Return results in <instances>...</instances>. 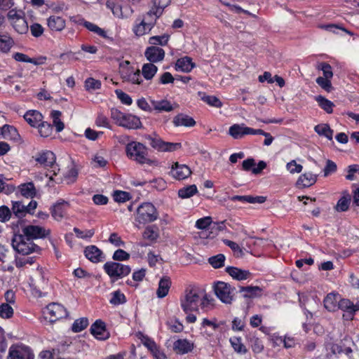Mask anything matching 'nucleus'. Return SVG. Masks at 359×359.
I'll return each instance as SVG.
<instances>
[{
    "label": "nucleus",
    "instance_id": "1",
    "mask_svg": "<svg viewBox=\"0 0 359 359\" xmlns=\"http://www.w3.org/2000/svg\"><path fill=\"white\" fill-rule=\"evenodd\" d=\"M127 156L140 164L154 165L156 161L148 157V149L142 143L131 142L126 147Z\"/></svg>",
    "mask_w": 359,
    "mask_h": 359
},
{
    "label": "nucleus",
    "instance_id": "2",
    "mask_svg": "<svg viewBox=\"0 0 359 359\" xmlns=\"http://www.w3.org/2000/svg\"><path fill=\"white\" fill-rule=\"evenodd\" d=\"M111 118L118 126L129 130H137L142 128V124L138 116L131 114H125L118 109H111Z\"/></svg>",
    "mask_w": 359,
    "mask_h": 359
},
{
    "label": "nucleus",
    "instance_id": "3",
    "mask_svg": "<svg viewBox=\"0 0 359 359\" xmlns=\"http://www.w3.org/2000/svg\"><path fill=\"white\" fill-rule=\"evenodd\" d=\"M201 302V292L194 287L187 288L180 299L181 307L185 313L198 311Z\"/></svg>",
    "mask_w": 359,
    "mask_h": 359
},
{
    "label": "nucleus",
    "instance_id": "4",
    "mask_svg": "<svg viewBox=\"0 0 359 359\" xmlns=\"http://www.w3.org/2000/svg\"><path fill=\"white\" fill-rule=\"evenodd\" d=\"M158 216L157 209L151 203H143L137 208L135 222L147 224L155 222Z\"/></svg>",
    "mask_w": 359,
    "mask_h": 359
},
{
    "label": "nucleus",
    "instance_id": "5",
    "mask_svg": "<svg viewBox=\"0 0 359 359\" xmlns=\"http://www.w3.org/2000/svg\"><path fill=\"white\" fill-rule=\"evenodd\" d=\"M103 269L105 273L113 279V281L128 276L131 271L128 265L115 262H107L104 264Z\"/></svg>",
    "mask_w": 359,
    "mask_h": 359
},
{
    "label": "nucleus",
    "instance_id": "6",
    "mask_svg": "<svg viewBox=\"0 0 359 359\" xmlns=\"http://www.w3.org/2000/svg\"><path fill=\"white\" fill-rule=\"evenodd\" d=\"M12 245L18 253L22 255H29L39 250L37 245L29 238H26L24 235H15L12 240Z\"/></svg>",
    "mask_w": 359,
    "mask_h": 359
},
{
    "label": "nucleus",
    "instance_id": "7",
    "mask_svg": "<svg viewBox=\"0 0 359 359\" xmlns=\"http://www.w3.org/2000/svg\"><path fill=\"white\" fill-rule=\"evenodd\" d=\"M350 342L348 339L345 338L339 344H331L330 351L334 355L344 353L350 359H359V340L358 345L353 344V347L347 346Z\"/></svg>",
    "mask_w": 359,
    "mask_h": 359
},
{
    "label": "nucleus",
    "instance_id": "8",
    "mask_svg": "<svg viewBox=\"0 0 359 359\" xmlns=\"http://www.w3.org/2000/svg\"><path fill=\"white\" fill-rule=\"evenodd\" d=\"M214 291L216 296L224 304H230L233 300L235 287L230 284L222 281H218L214 285Z\"/></svg>",
    "mask_w": 359,
    "mask_h": 359
},
{
    "label": "nucleus",
    "instance_id": "9",
    "mask_svg": "<svg viewBox=\"0 0 359 359\" xmlns=\"http://www.w3.org/2000/svg\"><path fill=\"white\" fill-rule=\"evenodd\" d=\"M45 318L50 323H54L59 319L67 316V312L65 307L57 303H51L48 304L43 311Z\"/></svg>",
    "mask_w": 359,
    "mask_h": 359
},
{
    "label": "nucleus",
    "instance_id": "10",
    "mask_svg": "<svg viewBox=\"0 0 359 359\" xmlns=\"http://www.w3.org/2000/svg\"><path fill=\"white\" fill-rule=\"evenodd\" d=\"M171 0H151V6L145 15L147 20L156 21L163 13L164 9L170 5Z\"/></svg>",
    "mask_w": 359,
    "mask_h": 359
},
{
    "label": "nucleus",
    "instance_id": "11",
    "mask_svg": "<svg viewBox=\"0 0 359 359\" xmlns=\"http://www.w3.org/2000/svg\"><path fill=\"white\" fill-rule=\"evenodd\" d=\"M22 233L26 238L33 241L34 239L46 238L50 234V231L42 226L29 225L22 229Z\"/></svg>",
    "mask_w": 359,
    "mask_h": 359
},
{
    "label": "nucleus",
    "instance_id": "12",
    "mask_svg": "<svg viewBox=\"0 0 359 359\" xmlns=\"http://www.w3.org/2000/svg\"><path fill=\"white\" fill-rule=\"evenodd\" d=\"M32 350L26 346H11L9 349L8 359H34Z\"/></svg>",
    "mask_w": 359,
    "mask_h": 359
},
{
    "label": "nucleus",
    "instance_id": "13",
    "mask_svg": "<svg viewBox=\"0 0 359 359\" xmlns=\"http://www.w3.org/2000/svg\"><path fill=\"white\" fill-rule=\"evenodd\" d=\"M91 334L97 339L105 340L109 337L106 325L102 320H97L90 327Z\"/></svg>",
    "mask_w": 359,
    "mask_h": 359
},
{
    "label": "nucleus",
    "instance_id": "14",
    "mask_svg": "<svg viewBox=\"0 0 359 359\" xmlns=\"http://www.w3.org/2000/svg\"><path fill=\"white\" fill-rule=\"evenodd\" d=\"M159 229L156 225H148L142 232V238L144 240L148 241L149 243H141L142 247L147 246L149 244L156 243L159 238Z\"/></svg>",
    "mask_w": 359,
    "mask_h": 359
},
{
    "label": "nucleus",
    "instance_id": "15",
    "mask_svg": "<svg viewBox=\"0 0 359 359\" xmlns=\"http://www.w3.org/2000/svg\"><path fill=\"white\" fill-rule=\"evenodd\" d=\"M33 158L37 163L45 167H53L55 163V156L50 151H41Z\"/></svg>",
    "mask_w": 359,
    "mask_h": 359
},
{
    "label": "nucleus",
    "instance_id": "16",
    "mask_svg": "<svg viewBox=\"0 0 359 359\" xmlns=\"http://www.w3.org/2000/svg\"><path fill=\"white\" fill-rule=\"evenodd\" d=\"M191 173L190 168L184 164H179L177 162L175 163L170 174L174 178L181 180L188 177Z\"/></svg>",
    "mask_w": 359,
    "mask_h": 359
},
{
    "label": "nucleus",
    "instance_id": "17",
    "mask_svg": "<svg viewBox=\"0 0 359 359\" xmlns=\"http://www.w3.org/2000/svg\"><path fill=\"white\" fill-rule=\"evenodd\" d=\"M144 55L149 62H158L163 60L165 51L161 48L152 46L146 49Z\"/></svg>",
    "mask_w": 359,
    "mask_h": 359
},
{
    "label": "nucleus",
    "instance_id": "18",
    "mask_svg": "<svg viewBox=\"0 0 359 359\" xmlns=\"http://www.w3.org/2000/svg\"><path fill=\"white\" fill-rule=\"evenodd\" d=\"M84 254L86 257L93 263L102 262L104 256L101 250L95 245H90L85 248Z\"/></svg>",
    "mask_w": 359,
    "mask_h": 359
},
{
    "label": "nucleus",
    "instance_id": "19",
    "mask_svg": "<svg viewBox=\"0 0 359 359\" xmlns=\"http://www.w3.org/2000/svg\"><path fill=\"white\" fill-rule=\"evenodd\" d=\"M39 277L32 278L31 285L33 289L39 292V296H41L42 290H46L48 287V280L45 277L44 273L41 269L39 270Z\"/></svg>",
    "mask_w": 359,
    "mask_h": 359
},
{
    "label": "nucleus",
    "instance_id": "20",
    "mask_svg": "<svg viewBox=\"0 0 359 359\" xmlns=\"http://www.w3.org/2000/svg\"><path fill=\"white\" fill-rule=\"evenodd\" d=\"M194 348V344L186 339H180L173 344V351L180 355L191 352Z\"/></svg>",
    "mask_w": 359,
    "mask_h": 359
},
{
    "label": "nucleus",
    "instance_id": "21",
    "mask_svg": "<svg viewBox=\"0 0 359 359\" xmlns=\"http://www.w3.org/2000/svg\"><path fill=\"white\" fill-rule=\"evenodd\" d=\"M354 304L349 299L340 297L337 304V309L344 311L346 313L343 315L346 320H352L354 315Z\"/></svg>",
    "mask_w": 359,
    "mask_h": 359
},
{
    "label": "nucleus",
    "instance_id": "22",
    "mask_svg": "<svg viewBox=\"0 0 359 359\" xmlns=\"http://www.w3.org/2000/svg\"><path fill=\"white\" fill-rule=\"evenodd\" d=\"M226 271L235 280H244L251 276V273L247 270H243L234 266H228Z\"/></svg>",
    "mask_w": 359,
    "mask_h": 359
},
{
    "label": "nucleus",
    "instance_id": "23",
    "mask_svg": "<svg viewBox=\"0 0 359 359\" xmlns=\"http://www.w3.org/2000/svg\"><path fill=\"white\" fill-rule=\"evenodd\" d=\"M249 127L245 126V124H233L229 129V134L233 139H241L245 135H250Z\"/></svg>",
    "mask_w": 359,
    "mask_h": 359
},
{
    "label": "nucleus",
    "instance_id": "24",
    "mask_svg": "<svg viewBox=\"0 0 359 359\" xmlns=\"http://www.w3.org/2000/svg\"><path fill=\"white\" fill-rule=\"evenodd\" d=\"M195 67L191 58L187 56L178 59L175 63V69L184 72H190Z\"/></svg>",
    "mask_w": 359,
    "mask_h": 359
},
{
    "label": "nucleus",
    "instance_id": "25",
    "mask_svg": "<svg viewBox=\"0 0 359 359\" xmlns=\"http://www.w3.org/2000/svg\"><path fill=\"white\" fill-rule=\"evenodd\" d=\"M172 123L175 126L193 127L196 125L194 119L184 114H179L173 118Z\"/></svg>",
    "mask_w": 359,
    "mask_h": 359
},
{
    "label": "nucleus",
    "instance_id": "26",
    "mask_svg": "<svg viewBox=\"0 0 359 359\" xmlns=\"http://www.w3.org/2000/svg\"><path fill=\"white\" fill-rule=\"evenodd\" d=\"M65 206L68 207V202L62 200L55 203L51 209L52 217L57 221H60L65 216L66 209Z\"/></svg>",
    "mask_w": 359,
    "mask_h": 359
},
{
    "label": "nucleus",
    "instance_id": "27",
    "mask_svg": "<svg viewBox=\"0 0 359 359\" xmlns=\"http://www.w3.org/2000/svg\"><path fill=\"white\" fill-rule=\"evenodd\" d=\"M24 118L32 127H36L42 121L43 116L36 110H30L26 112Z\"/></svg>",
    "mask_w": 359,
    "mask_h": 359
},
{
    "label": "nucleus",
    "instance_id": "28",
    "mask_svg": "<svg viewBox=\"0 0 359 359\" xmlns=\"http://www.w3.org/2000/svg\"><path fill=\"white\" fill-rule=\"evenodd\" d=\"M340 295L337 293L328 294L324 299L325 308L329 311H335L337 309V304Z\"/></svg>",
    "mask_w": 359,
    "mask_h": 359
},
{
    "label": "nucleus",
    "instance_id": "29",
    "mask_svg": "<svg viewBox=\"0 0 359 359\" xmlns=\"http://www.w3.org/2000/svg\"><path fill=\"white\" fill-rule=\"evenodd\" d=\"M171 286V280L168 276H163L161 278L158 283V287L156 291V294L158 298L165 297L169 291Z\"/></svg>",
    "mask_w": 359,
    "mask_h": 359
},
{
    "label": "nucleus",
    "instance_id": "30",
    "mask_svg": "<svg viewBox=\"0 0 359 359\" xmlns=\"http://www.w3.org/2000/svg\"><path fill=\"white\" fill-rule=\"evenodd\" d=\"M0 130L4 139L18 140L20 138L17 129L13 126L6 124Z\"/></svg>",
    "mask_w": 359,
    "mask_h": 359
},
{
    "label": "nucleus",
    "instance_id": "31",
    "mask_svg": "<svg viewBox=\"0 0 359 359\" xmlns=\"http://www.w3.org/2000/svg\"><path fill=\"white\" fill-rule=\"evenodd\" d=\"M316 182V175L309 172L299 176L297 184L299 187H309Z\"/></svg>",
    "mask_w": 359,
    "mask_h": 359
},
{
    "label": "nucleus",
    "instance_id": "32",
    "mask_svg": "<svg viewBox=\"0 0 359 359\" xmlns=\"http://www.w3.org/2000/svg\"><path fill=\"white\" fill-rule=\"evenodd\" d=\"M151 104L154 107V109L158 112H169L174 109L171 102L167 100H153L151 101Z\"/></svg>",
    "mask_w": 359,
    "mask_h": 359
},
{
    "label": "nucleus",
    "instance_id": "33",
    "mask_svg": "<svg viewBox=\"0 0 359 359\" xmlns=\"http://www.w3.org/2000/svg\"><path fill=\"white\" fill-rule=\"evenodd\" d=\"M240 292H243L244 298H255L260 296L262 288L259 286L240 287Z\"/></svg>",
    "mask_w": 359,
    "mask_h": 359
},
{
    "label": "nucleus",
    "instance_id": "34",
    "mask_svg": "<svg viewBox=\"0 0 359 359\" xmlns=\"http://www.w3.org/2000/svg\"><path fill=\"white\" fill-rule=\"evenodd\" d=\"M107 7L118 18H123L128 15L127 11H123L121 4L115 1H108L107 2Z\"/></svg>",
    "mask_w": 359,
    "mask_h": 359
},
{
    "label": "nucleus",
    "instance_id": "35",
    "mask_svg": "<svg viewBox=\"0 0 359 359\" xmlns=\"http://www.w3.org/2000/svg\"><path fill=\"white\" fill-rule=\"evenodd\" d=\"M21 194L26 198H34L36 196V189L33 182L22 184L19 186Z\"/></svg>",
    "mask_w": 359,
    "mask_h": 359
},
{
    "label": "nucleus",
    "instance_id": "36",
    "mask_svg": "<svg viewBox=\"0 0 359 359\" xmlns=\"http://www.w3.org/2000/svg\"><path fill=\"white\" fill-rule=\"evenodd\" d=\"M154 62L144 64L142 69V75L147 80L151 79L157 72V67Z\"/></svg>",
    "mask_w": 359,
    "mask_h": 359
},
{
    "label": "nucleus",
    "instance_id": "37",
    "mask_svg": "<svg viewBox=\"0 0 359 359\" xmlns=\"http://www.w3.org/2000/svg\"><path fill=\"white\" fill-rule=\"evenodd\" d=\"M316 100L318 103L319 106L325 110L327 113L331 114L332 113V108L334 106V103L322 95H318L316 97Z\"/></svg>",
    "mask_w": 359,
    "mask_h": 359
},
{
    "label": "nucleus",
    "instance_id": "38",
    "mask_svg": "<svg viewBox=\"0 0 359 359\" xmlns=\"http://www.w3.org/2000/svg\"><path fill=\"white\" fill-rule=\"evenodd\" d=\"M197 187L195 184L183 187L178 191V196L182 198H188L197 193Z\"/></svg>",
    "mask_w": 359,
    "mask_h": 359
},
{
    "label": "nucleus",
    "instance_id": "39",
    "mask_svg": "<svg viewBox=\"0 0 359 359\" xmlns=\"http://www.w3.org/2000/svg\"><path fill=\"white\" fill-rule=\"evenodd\" d=\"M111 297L109 299V303L112 305L116 306L123 304L126 302V297L123 293L119 290L111 293Z\"/></svg>",
    "mask_w": 359,
    "mask_h": 359
},
{
    "label": "nucleus",
    "instance_id": "40",
    "mask_svg": "<svg viewBox=\"0 0 359 359\" xmlns=\"http://www.w3.org/2000/svg\"><path fill=\"white\" fill-rule=\"evenodd\" d=\"M12 210L13 214L18 218H22L27 213L26 205L20 201H13Z\"/></svg>",
    "mask_w": 359,
    "mask_h": 359
},
{
    "label": "nucleus",
    "instance_id": "41",
    "mask_svg": "<svg viewBox=\"0 0 359 359\" xmlns=\"http://www.w3.org/2000/svg\"><path fill=\"white\" fill-rule=\"evenodd\" d=\"M315 131L320 135L326 137L328 140L332 139L333 130L327 124H319L315 126Z\"/></svg>",
    "mask_w": 359,
    "mask_h": 359
},
{
    "label": "nucleus",
    "instance_id": "42",
    "mask_svg": "<svg viewBox=\"0 0 359 359\" xmlns=\"http://www.w3.org/2000/svg\"><path fill=\"white\" fill-rule=\"evenodd\" d=\"M14 43L13 40L7 35L0 34V51L7 53Z\"/></svg>",
    "mask_w": 359,
    "mask_h": 359
},
{
    "label": "nucleus",
    "instance_id": "43",
    "mask_svg": "<svg viewBox=\"0 0 359 359\" xmlns=\"http://www.w3.org/2000/svg\"><path fill=\"white\" fill-rule=\"evenodd\" d=\"M318 28L330 32H332L334 34H338V30H341L346 33L349 34L350 35L353 34V33L350 31L335 24H319Z\"/></svg>",
    "mask_w": 359,
    "mask_h": 359
},
{
    "label": "nucleus",
    "instance_id": "44",
    "mask_svg": "<svg viewBox=\"0 0 359 359\" xmlns=\"http://www.w3.org/2000/svg\"><path fill=\"white\" fill-rule=\"evenodd\" d=\"M225 256L223 254H218L208 259L209 264L215 269H219L224 265Z\"/></svg>",
    "mask_w": 359,
    "mask_h": 359
},
{
    "label": "nucleus",
    "instance_id": "45",
    "mask_svg": "<svg viewBox=\"0 0 359 359\" xmlns=\"http://www.w3.org/2000/svg\"><path fill=\"white\" fill-rule=\"evenodd\" d=\"M230 342L236 352L241 354H244L247 352V348L242 343L240 337H234L230 339Z\"/></svg>",
    "mask_w": 359,
    "mask_h": 359
},
{
    "label": "nucleus",
    "instance_id": "46",
    "mask_svg": "<svg viewBox=\"0 0 359 359\" xmlns=\"http://www.w3.org/2000/svg\"><path fill=\"white\" fill-rule=\"evenodd\" d=\"M152 29V24H137L133 27V32L137 36H143Z\"/></svg>",
    "mask_w": 359,
    "mask_h": 359
},
{
    "label": "nucleus",
    "instance_id": "47",
    "mask_svg": "<svg viewBox=\"0 0 359 359\" xmlns=\"http://www.w3.org/2000/svg\"><path fill=\"white\" fill-rule=\"evenodd\" d=\"M39 127V133L41 137H49L53 132L52 126L47 122H40L37 126Z\"/></svg>",
    "mask_w": 359,
    "mask_h": 359
},
{
    "label": "nucleus",
    "instance_id": "48",
    "mask_svg": "<svg viewBox=\"0 0 359 359\" xmlns=\"http://www.w3.org/2000/svg\"><path fill=\"white\" fill-rule=\"evenodd\" d=\"M88 325V320L87 318H81L74 321L72 325V330L74 332H79L84 330Z\"/></svg>",
    "mask_w": 359,
    "mask_h": 359
},
{
    "label": "nucleus",
    "instance_id": "49",
    "mask_svg": "<svg viewBox=\"0 0 359 359\" xmlns=\"http://www.w3.org/2000/svg\"><path fill=\"white\" fill-rule=\"evenodd\" d=\"M13 316V309L8 303H3L0 305V317L8 319Z\"/></svg>",
    "mask_w": 359,
    "mask_h": 359
},
{
    "label": "nucleus",
    "instance_id": "50",
    "mask_svg": "<svg viewBox=\"0 0 359 359\" xmlns=\"http://www.w3.org/2000/svg\"><path fill=\"white\" fill-rule=\"evenodd\" d=\"M350 196L348 195L346 196L341 197L337 202L335 209L338 212H344L348 209L349 203H350Z\"/></svg>",
    "mask_w": 359,
    "mask_h": 359
},
{
    "label": "nucleus",
    "instance_id": "51",
    "mask_svg": "<svg viewBox=\"0 0 359 359\" xmlns=\"http://www.w3.org/2000/svg\"><path fill=\"white\" fill-rule=\"evenodd\" d=\"M142 344L153 353L156 355V352H159V348L154 340L148 337H143L142 339Z\"/></svg>",
    "mask_w": 359,
    "mask_h": 359
},
{
    "label": "nucleus",
    "instance_id": "52",
    "mask_svg": "<svg viewBox=\"0 0 359 359\" xmlns=\"http://www.w3.org/2000/svg\"><path fill=\"white\" fill-rule=\"evenodd\" d=\"M223 242L233 251L237 257H242L244 255L243 249L236 243L227 239L224 240Z\"/></svg>",
    "mask_w": 359,
    "mask_h": 359
},
{
    "label": "nucleus",
    "instance_id": "53",
    "mask_svg": "<svg viewBox=\"0 0 359 359\" xmlns=\"http://www.w3.org/2000/svg\"><path fill=\"white\" fill-rule=\"evenodd\" d=\"M147 140H149V144L153 148H154L160 151H163V150H165V149H164L165 142L163 141L161 138L152 137L150 135H149L147 137Z\"/></svg>",
    "mask_w": 359,
    "mask_h": 359
},
{
    "label": "nucleus",
    "instance_id": "54",
    "mask_svg": "<svg viewBox=\"0 0 359 359\" xmlns=\"http://www.w3.org/2000/svg\"><path fill=\"white\" fill-rule=\"evenodd\" d=\"M83 25L90 32H93L97 35L103 37L107 38V32L104 29L99 27L96 24H81Z\"/></svg>",
    "mask_w": 359,
    "mask_h": 359
},
{
    "label": "nucleus",
    "instance_id": "55",
    "mask_svg": "<svg viewBox=\"0 0 359 359\" xmlns=\"http://www.w3.org/2000/svg\"><path fill=\"white\" fill-rule=\"evenodd\" d=\"M201 100L212 107L219 108L222 106V102L215 96L204 95Z\"/></svg>",
    "mask_w": 359,
    "mask_h": 359
},
{
    "label": "nucleus",
    "instance_id": "56",
    "mask_svg": "<svg viewBox=\"0 0 359 359\" xmlns=\"http://www.w3.org/2000/svg\"><path fill=\"white\" fill-rule=\"evenodd\" d=\"M169 36L164 34L162 36H154L150 37L149 42L150 44L154 45H161V46H165L168 41Z\"/></svg>",
    "mask_w": 359,
    "mask_h": 359
},
{
    "label": "nucleus",
    "instance_id": "57",
    "mask_svg": "<svg viewBox=\"0 0 359 359\" xmlns=\"http://www.w3.org/2000/svg\"><path fill=\"white\" fill-rule=\"evenodd\" d=\"M73 231L76 233V236L79 238H81V239L90 238L91 237L93 236V235L95 233V230L93 229H92L86 230V231H81L79 228L74 227Z\"/></svg>",
    "mask_w": 359,
    "mask_h": 359
},
{
    "label": "nucleus",
    "instance_id": "58",
    "mask_svg": "<svg viewBox=\"0 0 359 359\" xmlns=\"http://www.w3.org/2000/svg\"><path fill=\"white\" fill-rule=\"evenodd\" d=\"M85 87L87 90H97L101 87V82L93 78H88L85 81Z\"/></svg>",
    "mask_w": 359,
    "mask_h": 359
},
{
    "label": "nucleus",
    "instance_id": "59",
    "mask_svg": "<svg viewBox=\"0 0 359 359\" xmlns=\"http://www.w3.org/2000/svg\"><path fill=\"white\" fill-rule=\"evenodd\" d=\"M113 196L114 201L118 203H124L130 198V194L123 191H115Z\"/></svg>",
    "mask_w": 359,
    "mask_h": 359
},
{
    "label": "nucleus",
    "instance_id": "60",
    "mask_svg": "<svg viewBox=\"0 0 359 359\" xmlns=\"http://www.w3.org/2000/svg\"><path fill=\"white\" fill-rule=\"evenodd\" d=\"M115 93L117 97L121 102V103L126 105H130L132 104L133 100L130 96L126 94V93L123 92L121 90L116 89L115 90Z\"/></svg>",
    "mask_w": 359,
    "mask_h": 359
},
{
    "label": "nucleus",
    "instance_id": "61",
    "mask_svg": "<svg viewBox=\"0 0 359 359\" xmlns=\"http://www.w3.org/2000/svg\"><path fill=\"white\" fill-rule=\"evenodd\" d=\"M78 177V170L76 168H70L65 174V179L67 184L74 183Z\"/></svg>",
    "mask_w": 359,
    "mask_h": 359
},
{
    "label": "nucleus",
    "instance_id": "62",
    "mask_svg": "<svg viewBox=\"0 0 359 359\" xmlns=\"http://www.w3.org/2000/svg\"><path fill=\"white\" fill-rule=\"evenodd\" d=\"M142 80L141 79L140 71L137 69L134 71L133 69H130L129 72V79L128 82L135 84H140Z\"/></svg>",
    "mask_w": 359,
    "mask_h": 359
},
{
    "label": "nucleus",
    "instance_id": "63",
    "mask_svg": "<svg viewBox=\"0 0 359 359\" xmlns=\"http://www.w3.org/2000/svg\"><path fill=\"white\" fill-rule=\"evenodd\" d=\"M250 341L252 351L255 353H258L262 351L264 348V345L262 344V342L259 339L253 337L252 338L250 339Z\"/></svg>",
    "mask_w": 359,
    "mask_h": 359
},
{
    "label": "nucleus",
    "instance_id": "64",
    "mask_svg": "<svg viewBox=\"0 0 359 359\" xmlns=\"http://www.w3.org/2000/svg\"><path fill=\"white\" fill-rule=\"evenodd\" d=\"M212 223V218L210 217H205L201 219H198L196 222V227L198 229H205L208 228Z\"/></svg>",
    "mask_w": 359,
    "mask_h": 359
}]
</instances>
